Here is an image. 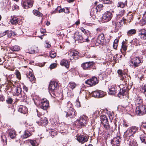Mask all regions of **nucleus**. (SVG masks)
I'll list each match as a JSON object with an SVG mask.
<instances>
[{
  "instance_id": "nucleus-11",
  "label": "nucleus",
  "mask_w": 146,
  "mask_h": 146,
  "mask_svg": "<svg viewBox=\"0 0 146 146\" xmlns=\"http://www.w3.org/2000/svg\"><path fill=\"white\" fill-rule=\"evenodd\" d=\"M98 83V81L97 77L94 76L89 79H88L85 82V83L90 86L95 85Z\"/></svg>"
},
{
  "instance_id": "nucleus-34",
  "label": "nucleus",
  "mask_w": 146,
  "mask_h": 146,
  "mask_svg": "<svg viewBox=\"0 0 146 146\" xmlns=\"http://www.w3.org/2000/svg\"><path fill=\"white\" fill-rule=\"evenodd\" d=\"M33 13L35 15L38 17H40L42 16V14L36 10H33Z\"/></svg>"
},
{
  "instance_id": "nucleus-32",
  "label": "nucleus",
  "mask_w": 146,
  "mask_h": 146,
  "mask_svg": "<svg viewBox=\"0 0 146 146\" xmlns=\"http://www.w3.org/2000/svg\"><path fill=\"white\" fill-rule=\"evenodd\" d=\"M50 131H49L50 134L51 136H54L57 135V131L55 129L50 128L49 129Z\"/></svg>"
},
{
  "instance_id": "nucleus-10",
  "label": "nucleus",
  "mask_w": 146,
  "mask_h": 146,
  "mask_svg": "<svg viewBox=\"0 0 146 146\" xmlns=\"http://www.w3.org/2000/svg\"><path fill=\"white\" fill-rule=\"evenodd\" d=\"M68 55L70 60H76L79 57V52L75 50H70L69 52Z\"/></svg>"
},
{
  "instance_id": "nucleus-43",
  "label": "nucleus",
  "mask_w": 146,
  "mask_h": 146,
  "mask_svg": "<svg viewBox=\"0 0 146 146\" xmlns=\"http://www.w3.org/2000/svg\"><path fill=\"white\" fill-rule=\"evenodd\" d=\"M67 107L68 108V110H72L73 109L72 108V105L71 103L70 102H68L67 103Z\"/></svg>"
},
{
  "instance_id": "nucleus-55",
  "label": "nucleus",
  "mask_w": 146,
  "mask_h": 146,
  "mask_svg": "<svg viewBox=\"0 0 146 146\" xmlns=\"http://www.w3.org/2000/svg\"><path fill=\"white\" fill-rule=\"evenodd\" d=\"M124 72H123L122 70H119L117 71V73L119 75V76H121L123 74Z\"/></svg>"
},
{
  "instance_id": "nucleus-33",
  "label": "nucleus",
  "mask_w": 146,
  "mask_h": 146,
  "mask_svg": "<svg viewBox=\"0 0 146 146\" xmlns=\"http://www.w3.org/2000/svg\"><path fill=\"white\" fill-rule=\"evenodd\" d=\"M136 33V30L135 29H132L129 30L127 32V34L128 36H130L132 35H134Z\"/></svg>"
},
{
  "instance_id": "nucleus-36",
  "label": "nucleus",
  "mask_w": 146,
  "mask_h": 146,
  "mask_svg": "<svg viewBox=\"0 0 146 146\" xmlns=\"http://www.w3.org/2000/svg\"><path fill=\"white\" fill-rule=\"evenodd\" d=\"M19 21L18 19L16 17H13L11 20V22L13 24H17L18 23Z\"/></svg>"
},
{
  "instance_id": "nucleus-5",
  "label": "nucleus",
  "mask_w": 146,
  "mask_h": 146,
  "mask_svg": "<svg viewBox=\"0 0 146 146\" xmlns=\"http://www.w3.org/2000/svg\"><path fill=\"white\" fill-rule=\"evenodd\" d=\"M106 43V39L104 34L101 33L99 35L95 43L96 45H98L99 44H101L104 45Z\"/></svg>"
},
{
  "instance_id": "nucleus-38",
  "label": "nucleus",
  "mask_w": 146,
  "mask_h": 146,
  "mask_svg": "<svg viewBox=\"0 0 146 146\" xmlns=\"http://www.w3.org/2000/svg\"><path fill=\"white\" fill-rule=\"evenodd\" d=\"M126 76L127 74L125 72H124V74L121 76H120L121 79L124 82H127V78Z\"/></svg>"
},
{
  "instance_id": "nucleus-7",
  "label": "nucleus",
  "mask_w": 146,
  "mask_h": 146,
  "mask_svg": "<svg viewBox=\"0 0 146 146\" xmlns=\"http://www.w3.org/2000/svg\"><path fill=\"white\" fill-rule=\"evenodd\" d=\"M100 121L101 123L103 124L104 127L106 129L110 128L108 118L105 115H102L100 117Z\"/></svg>"
},
{
  "instance_id": "nucleus-26",
  "label": "nucleus",
  "mask_w": 146,
  "mask_h": 146,
  "mask_svg": "<svg viewBox=\"0 0 146 146\" xmlns=\"http://www.w3.org/2000/svg\"><path fill=\"white\" fill-rule=\"evenodd\" d=\"M139 36L142 39H146V30L143 29L141 30L139 32Z\"/></svg>"
},
{
  "instance_id": "nucleus-27",
  "label": "nucleus",
  "mask_w": 146,
  "mask_h": 146,
  "mask_svg": "<svg viewBox=\"0 0 146 146\" xmlns=\"http://www.w3.org/2000/svg\"><path fill=\"white\" fill-rule=\"evenodd\" d=\"M18 111L21 113L25 114L27 112V109L25 106H20L19 107Z\"/></svg>"
},
{
  "instance_id": "nucleus-40",
  "label": "nucleus",
  "mask_w": 146,
  "mask_h": 146,
  "mask_svg": "<svg viewBox=\"0 0 146 146\" xmlns=\"http://www.w3.org/2000/svg\"><path fill=\"white\" fill-rule=\"evenodd\" d=\"M132 109V104H129L128 106H127L125 108V110L128 112L131 111Z\"/></svg>"
},
{
  "instance_id": "nucleus-3",
  "label": "nucleus",
  "mask_w": 146,
  "mask_h": 146,
  "mask_svg": "<svg viewBox=\"0 0 146 146\" xmlns=\"http://www.w3.org/2000/svg\"><path fill=\"white\" fill-rule=\"evenodd\" d=\"M40 107L44 110H46L49 106V102L45 98L41 99L38 103Z\"/></svg>"
},
{
  "instance_id": "nucleus-41",
  "label": "nucleus",
  "mask_w": 146,
  "mask_h": 146,
  "mask_svg": "<svg viewBox=\"0 0 146 146\" xmlns=\"http://www.w3.org/2000/svg\"><path fill=\"white\" fill-rule=\"evenodd\" d=\"M30 143L33 146H37L39 145V144L36 142V140H30Z\"/></svg>"
},
{
  "instance_id": "nucleus-4",
  "label": "nucleus",
  "mask_w": 146,
  "mask_h": 146,
  "mask_svg": "<svg viewBox=\"0 0 146 146\" xmlns=\"http://www.w3.org/2000/svg\"><path fill=\"white\" fill-rule=\"evenodd\" d=\"M135 112L139 116L143 115L146 113V107L145 106L140 105L137 107Z\"/></svg>"
},
{
  "instance_id": "nucleus-62",
  "label": "nucleus",
  "mask_w": 146,
  "mask_h": 146,
  "mask_svg": "<svg viewBox=\"0 0 146 146\" xmlns=\"http://www.w3.org/2000/svg\"><path fill=\"white\" fill-rule=\"evenodd\" d=\"M4 100V97L2 95H0V102H3Z\"/></svg>"
},
{
  "instance_id": "nucleus-63",
  "label": "nucleus",
  "mask_w": 146,
  "mask_h": 146,
  "mask_svg": "<svg viewBox=\"0 0 146 146\" xmlns=\"http://www.w3.org/2000/svg\"><path fill=\"white\" fill-rule=\"evenodd\" d=\"M133 141H134L133 140H131V141L129 142V146H133Z\"/></svg>"
},
{
  "instance_id": "nucleus-20",
  "label": "nucleus",
  "mask_w": 146,
  "mask_h": 146,
  "mask_svg": "<svg viewBox=\"0 0 146 146\" xmlns=\"http://www.w3.org/2000/svg\"><path fill=\"white\" fill-rule=\"evenodd\" d=\"M37 123L42 126H45L48 123V119L46 117H42L40 121H37Z\"/></svg>"
},
{
  "instance_id": "nucleus-12",
  "label": "nucleus",
  "mask_w": 146,
  "mask_h": 146,
  "mask_svg": "<svg viewBox=\"0 0 146 146\" xmlns=\"http://www.w3.org/2000/svg\"><path fill=\"white\" fill-rule=\"evenodd\" d=\"M124 21L122 20L119 21H117V23L112 22V27L115 29V31H117L124 24Z\"/></svg>"
},
{
  "instance_id": "nucleus-37",
  "label": "nucleus",
  "mask_w": 146,
  "mask_h": 146,
  "mask_svg": "<svg viewBox=\"0 0 146 146\" xmlns=\"http://www.w3.org/2000/svg\"><path fill=\"white\" fill-rule=\"evenodd\" d=\"M129 128L131 131V132L133 135L137 131L138 128V127L135 126H132Z\"/></svg>"
},
{
  "instance_id": "nucleus-48",
  "label": "nucleus",
  "mask_w": 146,
  "mask_h": 146,
  "mask_svg": "<svg viewBox=\"0 0 146 146\" xmlns=\"http://www.w3.org/2000/svg\"><path fill=\"white\" fill-rule=\"evenodd\" d=\"M139 23L141 26H143V25L146 24V22L145 21V19H143L141 20L139 22Z\"/></svg>"
},
{
  "instance_id": "nucleus-58",
  "label": "nucleus",
  "mask_w": 146,
  "mask_h": 146,
  "mask_svg": "<svg viewBox=\"0 0 146 146\" xmlns=\"http://www.w3.org/2000/svg\"><path fill=\"white\" fill-rule=\"evenodd\" d=\"M124 10H121L120 12H119V14H117V16H121L123 15V14L124 13Z\"/></svg>"
},
{
  "instance_id": "nucleus-25",
  "label": "nucleus",
  "mask_w": 146,
  "mask_h": 146,
  "mask_svg": "<svg viewBox=\"0 0 146 146\" xmlns=\"http://www.w3.org/2000/svg\"><path fill=\"white\" fill-rule=\"evenodd\" d=\"M133 135L130 128H129L124 133L123 136L124 137L128 138L131 136H133Z\"/></svg>"
},
{
  "instance_id": "nucleus-8",
  "label": "nucleus",
  "mask_w": 146,
  "mask_h": 146,
  "mask_svg": "<svg viewBox=\"0 0 146 146\" xmlns=\"http://www.w3.org/2000/svg\"><path fill=\"white\" fill-rule=\"evenodd\" d=\"M58 86V85L57 82L51 81L48 87L49 91L51 92H55Z\"/></svg>"
},
{
  "instance_id": "nucleus-30",
  "label": "nucleus",
  "mask_w": 146,
  "mask_h": 146,
  "mask_svg": "<svg viewBox=\"0 0 146 146\" xmlns=\"http://www.w3.org/2000/svg\"><path fill=\"white\" fill-rule=\"evenodd\" d=\"M16 133L14 130L10 129L9 131V135L11 139L14 138L16 136Z\"/></svg>"
},
{
  "instance_id": "nucleus-57",
  "label": "nucleus",
  "mask_w": 146,
  "mask_h": 146,
  "mask_svg": "<svg viewBox=\"0 0 146 146\" xmlns=\"http://www.w3.org/2000/svg\"><path fill=\"white\" fill-rule=\"evenodd\" d=\"M76 106L78 107H80V104L78 99H77L76 103Z\"/></svg>"
},
{
  "instance_id": "nucleus-47",
  "label": "nucleus",
  "mask_w": 146,
  "mask_h": 146,
  "mask_svg": "<svg viewBox=\"0 0 146 146\" xmlns=\"http://www.w3.org/2000/svg\"><path fill=\"white\" fill-rule=\"evenodd\" d=\"M81 31L82 32L84 33L85 34H87V35L90 34V33L89 31L88 30H86L85 29L82 28H81Z\"/></svg>"
},
{
  "instance_id": "nucleus-35",
  "label": "nucleus",
  "mask_w": 146,
  "mask_h": 146,
  "mask_svg": "<svg viewBox=\"0 0 146 146\" xmlns=\"http://www.w3.org/2000/svg\"><path fill=\"white\" fill-rule=\"evenodd\" d=\"M76 84L74 82H69L68 86L72 89L74 88L76 86Z\"/></svg>"
},
{
  "instance_id": "nucleus-15",
  "label": "nucleus",
  "mask_w": 146,
  "mask_h": 146,
  "mask_svg": "<svg viewBox=\"0 0 146 146\" xmlns=\"http://www.w3.org/2000/svg\"><path fill=\"white\" fill-rule=\"evenodd\" d=\"M86 117L85 116H80V118L79 119H78L76 121V123H78L79 126H84L86 124Z\"/></svg>"
},
{
  "instance_id": "nucleus-23",
  "label": "nucleus",
  "mask_w": 146,
  "mask_h": 146,
  "mask_svg": "<svg viewBox=\"0 0 146 146\" xmlns=\"http://www.w3.org/2000/svg\"><path fill=\"white\" fill-rule=\"evenodd\" d=\"M109 94L110 95L115 94L117 92V87L115 85H112L109 88Z\"/></svg>"
},
{
  "instance_id": "nucleus-29",
  "label": "nucleus",
  "mask_w": 146,
  "mask_h": 146,
  "mask_svg": "<svg viewBox=\"0 0 146 146\" xmlns=\"http://www.w3.org/2000/svg\"><path fill=\"white\" fill-rule=\"evenodd\" d=\"M60 64L62 66H64L67 68L69 67V66L68 61L65 60H62L60 63Z\"/></svg>"
},
{
  "instance_id": "nucleus-31",
  "label": "nucleus",
  "mask_w": 146,
  "mask_h": 146,
  "mask_svg": "<svg viewBox=\"0 0 146 146\" xmlns=\"http://www.w3.org/2000/svg\"><path fill=\"white\" fill-rule=\"evenodd\" d=\"M10 50L13 51H18L20 50V47L18 45H15L10 48Z\"/></svg>"
},
{
  "instance_id": "nucleus-28",
  "label": "nucleus",
  "mask_w": 146,
  "mask_h": 146,
  "mask_svg": "<svg viewBox=\"0 0 146 146\" xmlns=\"http://www.w3.org/2000/svg\"><path fill=\"white\" fill-rule=\"evenodd\" d=\"M31 135L30 132L28 130H25L24 133V134L21 136L23 139L27 138L30 136Z\"/></svg>"
},
{
  "instance_id": "nucleus-64",
  "label": "nucleus",
  "mask_w": 146,
  "mask_h": 146,
  "mask_svg": "<svg viewBox=\"0 0 146 146\" xmlns=\"http://www.w3.org/2000/svg\"><path fill=\"white\" fill-rule=\"evenodd\" d=\"M23 89L26 92H27L28 90V88L25 85L23 86Z\"/></svg>"
},
{
  "instance_id": "nucleus-50",
  "label": "nucleus",
  "mask_w": 146,
  "mask_h": 146,
  "mask_svg": "<svg viewBox=\"0 0 146 146\" xmlns=\"http://www.w3.org/2000/svg\"><path fill=\"white\" fill-rule=\"evenodd\" d=\"M122 48L124 51L126 50L127 49V46L125 43L122 42Z\"/></svg>"
},
{
  "instance_id": "nucleus-59",
  "label": "nucleus",
  "mask_w": 146,
  "mask_h": 146,
  "mask_svg": "<svg viewBox=\"0 0 146 146\" xmlns=\"http://www.w3.org/2000/svg\"><path fill=\"white\" fill-rule=\"evenodd\" d=\"M16 75L17 77L19 79H21V74L20 73L18 72H16Z\"/></svg>"
},
{
  "instance_id": "nucleus-44",
  "label": "nucleus",
  "mask_w": 146,
  "mask_h": 146,
  "mask_svg": "<svg viewBox=\"0 0 146 146\" xmlns=\"http://www.w3.org/2000/svg\"><path fill=\"white\" fill-rule=\"evenodd\" d=\"M56 52L52 50L50 53V56L51 58H54L56 56Z\"/></svg>"
},
{
  "instance_id": "nucleus-1",
  "label": "nucleus",
  "mask_w": 146,
  "mask_h": 146,
  "mask_svg": "<svg viewBox=\"0 0 146 146\" xmlns=\"http://www.w3.org/2000/svg\"><path fill=\"white\" fill-rule=\"evenodd\" d=\"M129 62L130 65L134 68L138 67L142 62L140 58L137 56L131 58Z\"/></svg>"
},
{
  "instance_id": "nucleus-17",
  "label": "nucleus",
  "mask_w": 146,
  "mask_h": 146,
  "mask_svg": "<svg viewBox=\"0 0 146 146\" xmlns=\"http://www.w3.org/2000/svg\"><path fill=\"white\" fill-rule=\"evenodd\" d=\"M93 63L92 62H86L82 64L81 66L84 70H89L92 66Z\"/></svg>"
},
{
  "instance_id": "nucleus-24",
  "label": "nucleus",
  "mask_w": 146,
  "mask_h": 146,
  "mask_svg": "<svg viewBox=\"0 0 146 146\" xmlns=\"http://www.w3.org/2000/svg\"><path fill=\"white\" fill-rule=\"evenodd\" d=\"M15 94L18 96L20 95L21 96L23 94V93H25L24 91L22 92V89L20 85H18L15 88Z\"/></svg>"
},
{
  "instance_id": "nucleus-56",
  "label": "nucleus",
  "mask_w": 146,
  "mask_h": 146,
  "mask_svg": "<svg viewBox=\"0 0 146 146\" xmlns=\"http://www.w3.org/2000/svg\"><path fill=\"white\" fill-rule=\"evenodd\" d=\"M57 66V64L55 63L52 64L50 66V68L51 69H53Z\"/></svg>"
},
{
  "instance_id": "nucleus-49",
  "label": "nucleus",
  "mask_w": 146,
  "mask_h": 146,
  "mask_svg": "<svg viewBox=\"0 0 146 146\" xmlns=\"http://www.w3.org/2000/svg\"><path fill=\"white\" fill-rule=\"evenodd\" d=\"M39 51L38 50H35L34 48H31V50L30 52V53L31 54H33L35 53H36L38 52Z\"/></svg>"
},
{
  "instance_id": "nucleus-19",
  "label": "nucleus",
  "mask_w": 146,
  "mask_h": 146,
  "mask_svg": "<svg viewBox=\"0 0 146 146\" xmlns=\"http://www.w3.org/2000/svg\"><path fill=\"white\" fill-rule=\"evenodd\" d=\"M67 111L66 115V117H70L71 118L75 116L76 111L73 108L72 110H68Z\"/></svg>"
},
{
  "instance_id": "nucleus-13",
  "label": "nucleus",
  "mask_w": 146,
  "mask_h": 146,
  "mask_svg": "<svg viewBox=\"0 0 146 146\" xmlns=\"http://www.w3.org/2000/svg\"><path fill=\"white\" fill-rule=\"evenodd\" d=\"M92 94L93 97L97 98L103 97L104 95V93L102 91L97 90L93 92Z\"/></svg>"
},
{
  "instance_id": "nucleus-53",
  "label": "nucleus",
  "mask_w": 146,
  "mask_h": 146,
  "mask_svg": "<svg viewBox=\"0 0 146 146\" xmlns=\"http://www.w3.org/2000/svg\"><path fill=\"white\" fill-rule=\"evenodd\" d=\"M19 9V7L17 5L14 4L12 6V9L14 10H17Z\"/></svg>"
},
{
  "instance_id": "nucleus-42",
  "label": "nucleus",
  "mask_w": 146,
  "mask_h": 146,
  "mask_svg": "<svg viewBox=\"0 0 146 146\" xmlns=\"http://www.w3.org/2000/svg\"><path fill=\"white\" fill-rule=\"evenodd\" d=\"M1 140L4 143V145H6L7 144V138L6 136L4 135H2L1 136Z\"/></svg>"
},
{
  "instance_id": "nucleus-61",
  "label": "nucleus",
  "mask_w": 146,
  "mask_h": 146,
  "mask_svg": "<svg viewBox=\"0 0 146 146\" xmlns=\"http://www.w3.org/2000/svg\"><path fill=\"white\" fill-rule=\"evenodd\" d=\"M123 127H127L129 126L128 123H126V122L125 121H123Z\"/></svg>"
},
{
  "instance_id": "nucleus-51",
  "label": "nucleus",
  "mask_w": 146,
  "mask_h": 146,
  "mask_svg": "<svg viewBox=\"0 0 146 146\" xmlns=\"http://www.w3.org/2000/svg\"><path fill=\"white\" fill-rule=\"evenodd\" d=\"M100 109H99L97 110H96L94 113V115L96 117H98L100 115Z\"/></svg>"
},
{
  "instance_id": "nucleus-39",
  "label": "nucleus",
  "mask_w": 146,
  "mask_h": 146,
  "mask_svg": "<svg viewBox=\"0 0 146 146\" xmlns=\"http://www.w3.org/2000/svg\"><path fill=\"white\" fill-rule=\"evenodd\" d=\"M140 90L146 96V84L140 88ZM145 100L146 101V98Z\"/></svg>"
},
{
  "instance_id": "nucleus-9",
  "label": "nucleus",
  "mask_w": 146,
  "mask_h": 146,
  "mask_svg": "<svg viewBox=\"0 0 146 146\" xmlns=\"http://www.w3.org/2000/svg\"><path fill=\"white\" fill-rule=\"evenodd\" d=\"M33 4V0H22V5L25 9H27L32 7Z\"/></svg>"
},
{
  "instance_id": "nucleus-16",
  "label": "nucleus",
  "mask_w": 146,
  "mask_h": 146,
  "mask_svg": "<svg viewBox=\"0 0 146 146\" xmlns=\"http://www.w3.org/2000/svg\"><path fill=\"white\" fill-rule=\"evenodd\" d=\"M121 141V139L119 136H117L111 140V144L112 146H119V143Z\"/></svg>"
},
{
  "instance_id": "nucleus-45",
  "label": "nucleus",
  "mask_w": 146,
  "mask_h": 146,
  "mask_svg": "<svg viewBox=\"0 0 146 146\" xmlns=\"http://www.w3.org/2000/svg\"><path fill=\"white\" fill-rule=\"evenodd\" d=\"M6 102L8 104H11L13 102V99L11 97H8L6 100Z\"/></svg>"
},
{
  "instance_id": "nucleus-60",
  "label": "nucleus",
  "mask_w": 146,
  "mask_h": 146,
  "mask_svg": "<svg viewBox=\"0 0 146 146\" xmlns=\"http://www.w3.org/2000/svg\"><path fill=\"white\" fill-rule=\"evenodd\" d=\"M104 3L105 4H108L111 3V2L110 0H104Z\"/></svg>"
},
{
  "instance_id": "nucleus-18",
  "label": "nucleus",
  "mask_w": 146,
  "mask_h": 146,
  "mask_svg": "<svg viewBox=\"0 0 146 146\" xmlns=\"http://www.w3.org/2000/svg\"><path fill=\"white\" fill-rule=\"evenodd\" d=\"M32 71V70L31 69H30L29 72H27V78L31 82L32 81H35V78L34 75L33 74Z\"/></svg>"
},
{
  "instance_id": "nucleus-14",
  "label": "nucleus",
  "mask_w": 146,
  "mask_h": 146,
  "mask_svg": "<svg viewBox=\"0 0 146 146\" xmlns=\"http://www.w3.org/2000/svg\"><path fill=\"white\" fill-rule=\"evenodd\" d=\"M128 90L126 87H124L122 89H120L118 94V97L120 98H123L124 96H125L127 94Z\"/></svg>"
},
{
  "instance_id": "nucleus-6",
  "label": "nucleus",
  "mask_w": 146,
  "mask_h": 146,
  "mask_svg": "<svg viewBox=\"0 0 146 146\" xmlns=\"http://www.w3.org/2000/svg\"><path fill=\"white\" fill-rule=\"evenodd\" d=\"M112 13L110 11L105 12L102 17V22H106L110 20L112 17Z\"/></svg>"
},
{
  "instance_id": "nucleus-22",
  "label": "nucleus",
  "mask_w": 146,
  "mask_h": 146,
  "mask_svg": "<svg viewBox=\"0 0 146 146\" xmlns=\"http://www.w3.org/2000/svg\"><path fill=\"white\" fill-rule=\"evenodd\" d=\"M77 140L80 143H83L88 141V138L84 135L78 136L77 138Z\"/></svg>"
},
{
  "instance_id": "nucleus-52",
  "label": "nucleus",
  "mask_w": 146,
  "mask_h": 146,
  "mask_svg": "<svg viewBox=\"0 0 146 146\" xmlns=\"http://www.w3.org/2000/svg\"><path fill=\"white\" fill-rule=\"evenodd\" d=\"M45 47L46 48H49L51 46V45L49 44L48 42L46 41L45 44H44Z\"/></svg>"
},
{
  "instance_id": "nucleus-21",
  "label": "nucleus",
  "mask_w": 146,
  "mask_h": 146,
  "mask_svg": "<svg viewBox=\"0 0 146 146\" xmlns=\"http://www.w3.org/2000/svg\"><path fill=\"white\" fill-rule=\"evenodd\" d=\"M140 138L142 143L146 144V135L145 132L141 131L139 134Z\"/></svg>"
},
{
  "instance_id": "nucleus-2",
  "label": "nucleus",
  "mask_w": 146,
  "mask_h": 146,
  "mask_svg": "<svg viewBox=\"0 0 146 146\" xmlns=\"http://www.w3.org/2000/svg\"><path fill=\"white\" fill-rule=\"evenodd\" d=\"M74 39L75 41H77L78 42H88L89 40L88 37L85 38L83 37L82 35L79 33H76L74 35Z\"/></svg>"
},
{
  "instance_id": "nucleus-54",
  "label": "nucleus",
  "mask_w": 146,
  "mask_h": 146,
  "mask_svg": "<svg viewBox=\"0 0 146 146\" xmlns=\"http://www.w3.org/2000/svg\"><path fill=\"white\" fill-rule=\"evenodd\" d=\"M8 31H6L4 32L3 33H0V37L4 36L7 33H8Z\"/></svg>"
},
{
  "instance_id": "nucleus-46",
  "label": "nucleus",
  "mask_w": 146,
  "mask_h": 146,
  "mask_svg": "<svg viewBox=\"0 0 146 146\" xmlns=\"http://www.w3.org/2000/svg\"><path fill=\"white\" fill-rule=\"evenodd\" d=\"M125 4L122 2H119L118 3V5L117 7H120L123 8L125 6Z\"/></svg>"
}]
</instances>
